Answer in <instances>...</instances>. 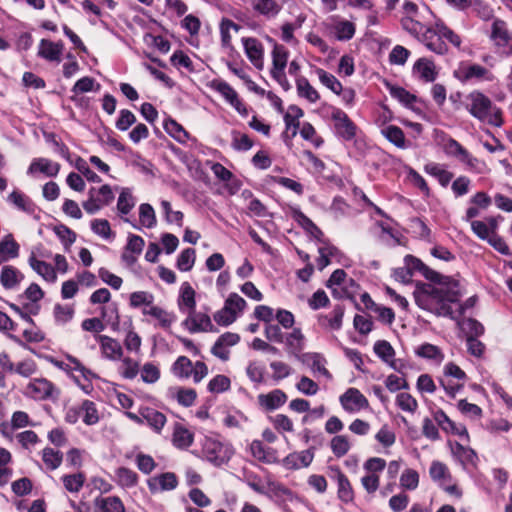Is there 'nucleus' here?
Wrapping results in <instances>:
<instances>
[{
    "label": "nucleus",
    "instance_id": "f257e3e1",
    "mask_svg": "<svg viewBox=\"0 0 512 512\" xmlns=\"http://www.w3.org/2000/svg\"><path fill=\"white\" fill-rule=\"evenodd\" d=\"M421 273L438 286L427 285L422 294L416 297V303L422 309L437 316L454 318L449 303H455L462 297L460 283L450 277L442 276L425 265Z\"/></svg>",
    "mask_w": 512,
    "mask_h": 512
},
{
    "label": "nucleus",
    "instance_id": "f03ea898",
    "mask_svg": "<svg viewBox=\"0 0 512 512\" xmlns=\"http://www.w3.org/2000/svg\"><path fill=\"white\" fill-rule=\"evenodd\" d=\"M466 99V107L473 117L495 127L502 125L501 110L493 105L492 101L483 93L478 91L471 92Z\"/></svg>",
    "mask_w": 512,
    "mask_h": 512
},
{
    "label": "nucleus",
    "instance_id": "7ed1b4c3",
    "mask_svg": "<svg viewBox=\"0 0 512 512\" xmlns=\"http://www.w3.org/2000/svg\"><path fill=\"white\" fill-rule=\"evenodd\" d=\"M172 374L179 379L192 376L194 383H200L208 375V367L202 361L193 363L186 356H179L171 366Z\"/></svg>",
    "mask_w": 512,
    "mask_h": 512
},
{
    "label": "nucleus",
    "instance_id": "20e7f679",
    "mask_svg": "<svg viewBox=\"0 0 512 512\" xmlns=\"http://www.w3.org/2000/svg\"><path fill=\"white\" fill-rule=\"evenodd\" d=\"M202 453L207 461L215 466H220L229 461L233 451L228 445L214 438L206 437L202 444Z\"/></svg>",
    "mask_w": 512,
    "mask_h": 512
},
{
    "label": "nucleus",
    "instance_id": "39448f33",
    "mask_svg": "<svg viewBox=\"0 0 512 512\" xmlns=\"http://www.w3.org/2000/svg\"><path fill=\"white\" fill-rule=\"evenodd\" d=\"M186 315L187 316L182 322V325L190 333L208 332L214 330V326L208 314L197 312L196 309H194L193 312H189Z\"/></svg>",
    "mask_w": 512,
    "mask_h": 512
},
{
    "label": "nucleus",
    "instance_id": "423d86ee",
    "mask_svg": "<svg viewBox=\"0 0 512 512\" xmlns=\"http://www.w3.org/2000/svg\"><path fill=\"white\" fill-rule=\"evenodd\" d=\"M339 401L342 408L349 413L358 412L369 406L367 398L356 388L347 389Z\"/></svg>",
    "mask_w": 512,
    "mask_h": 512
},
{
    "label": "nucleus",
    "instance_id": "0eeeda50",
    "mask_svg": "<svg viewBox=\"0 0 512 512\" xmlns=\"http://www.w3.org/2000/svg\"><path fill=\"white\" fill-rule=\"evenodd\" d=\"M443 149L449 156L457 158L460 162L466 164L470 168H476L479 164L477 158L473 157L458 141L448 138Z\"/></svg>",
    "mask_w": 512,
    "mask_h": 512
},
{
    "label": "nucleus",
    "instance_id": "6e6552de",
    "mask_svg": "<svg viewBox=\"0 0 512 512\" xmlns=\"http://www.w3.org/2000/svg\"><path fill=\"white\" fill-rule=\"evenodd\" d=\"M331 117L334 121L336 132L340 137L344 140H352L355 137L356 126L344 111L334 109Z\"/></svg>",
    "mask_w": 512,
    "mask_h": 512
},
{
    "label": "nucleus",
    "instance_id": "1a4fd4ad",
    "mask_svg": "<svg viewBox=\"0 0 512 512\" xmlns=\"http://www.w3.org/2000/svg\"><path fill=\"white\" fill-rule=\"evenodd\" d=\"M285 350L290 357L296 360L303 354L305 347V336L300 328H294L284 335Z\"/></svg>",
    "mask_w": 512,
    "mask_h": 512
},
{
    "label": "nucleus",
    "instance_id": "9d476101",
    "mask_svg": "<svg viewBox=\"0 0 512 512\" xmlns=\"http://www.w3.org/2000/svg\"><path fill=\"white\" fill-rule=\"evenodd\" d=\"M297 360L309 367L314 374L318 373L327 380L332 379L331 373L325 367L326 359L320 353L306 352L299 356Z\"/></svg>",
    "mask_w": 512,
    "mask_h": 512
},
{
    "label": "nucleus",
    "instance_id": "9b49d317",
    "mask_svg": "<svg viewBox=\"0 0 512 512\" xmlns=\"http://www.w3.org/2000/svg\"><path fill=\"white\" fill-rule=\"evenodd\" d=\"M334 473L332 479L337 483V497L345 503H352L354 501V491L348 477L338 468H331Z\"/></svg>",
    "mask_w": 512,
    "mask_h": 512
},
{
    "label": "nucleus",
    "instance_id": "f8f14e48",
    "mask_svg": "<svg viewBox=\"0 0 512 512\" xmlns=\"http://www.w3.org/2000/svg\"><path fill=\"white\" fill-rule=\"evenodd\" d=\"M245 54L250 62L257 68H263L264 48L262 43L254 37L242 38Z\"/></svg>",
    "mask_w": 512,
    "mask_h": 512
},
{
    "label": "nucleus",
    "instance_id": "ddd939ff",
    "mask_svg": "<svg viewBox=\"0 0 512 512\" xmlns=\"http://www.w3.org/2000/svg\"><path fill=\"white\" fill-rule=\"evenodd\" d=\"M491 39L498 47L508 48V50H504L505 53L512 54V36L508 32L504 21L497 19L493 22Z\"/></svg>",
    "mask_w": 512,
    "mask_h": 512
},
{
    "label": "nucleus",
    "instance_id": "4468645a",
    "mask_svg": "<svg viewBox=\"0 0 512 512\" xmlns=\"http://www.w3.org/2000/svg\"><path fill=\"white\" fill-rule=\"evenodd\" d=\"M96 341L100 344L102 355L112 361L120 360L123 356V349L121 344L107 336V335H96Z\"/></svg>",
    "mask_w": 512,
    "mask_h": 512
},
{
    "label": "nucleus",
    "instance_id": "2eb2a0df",
    "mask_svg": "<svg viewBox=\"0 0 512 512\" xmlns=\"http://www.w3.org/2000/svg\"><path fill=\"white\" fill-rule=\"evenodd\" d=\"M420 40L430 51L438 55L448 53L446 42L436 33V25H434V28H427L420 37Z\"/></svg>",
    "mask_w": 512,
    "mask_h": 512
},
{
    "label": "nucleus",
    "instance_id": "dca6fc26",
    "mask_svg": "<svg viewBox=\"0 0 512 512\" xmlns=\"http://www.w3.org/2000/svg\"><path fill=\"white\" fill-rule=\"evenodd\" d=\"M142 314L151 316L157 320L156 326L164 330H169L172 324L176 321V316L174 313L168 312L167 310L155 305L144 307L142 309Z\"/></svg>",
    "mask_w": 512,
    "mask_h": 512
},
{
    "label": "nucleus",
    "instance_id": "f3484780",
    "mask_svg": "<svg viewBox=\"0 0 512 512\" xmlns=\"http://www.w3.org/2000/svg\"><path fill=\"white\" fill-rule=\"evenodd\" d=\"M196 292L188 282L181 284L177 306L181 313L187 314L196 309Z\"/></svg>",
    "mask_w": 512,
    "mask_h": 512
},
{
    "label": "nucleus",
    "instance_id": "a211bd4d",
    "mask_svg": "<svg viewBox=\"0 0 512 512\" xmlns=\"http://www.w3.org/2000/svg\"><path fill=\"white\" fill-rule=\"evenodd\" d=\"M215 89L225 98V100L233 108H235V110L239 114H241L243 116H246L248 114V110H247L246 106L239 99L237 92L228 83H226L224 81L217 82L215 84Z\"/></svg>",
    "mask_w": 512,
    "mask_h": 512
},
{
    "label": "nucleus",
    "instance_id": "6ab92c4d",
    "mask_svg": "<svg viewBox=\"0 0 512 512\" xmlns=\"http://www.w3.org/2000/svg\"><path fill=\"white\" fill-rule=\"evenodd\" d=\"M177 485V477L171 472L156 475L148 480V487L151 492L173 490Z\"/></svg>",
    "mask_w": 512,
    "mask_h": 512
},
{
    "label": "nucleus",
    "instance_id": "aec40b11",
    "mask_svg": "<svg viewBox=\"0 0 512 512\" xmlns=\"http://www.w3.org/2000/svg\"><path fill=\"white\" fill-rule=\"evenodd\" d=\"M53 385L46 379H34L26 387V394L37 400L50 398L53 395Z\"/></svg>",
    "mask_w": 512,
    "mask_h": 512
},
{
    "label": "nucleus",
    "instance_id": "412c9836",
    "mask_svg": "<svg viewBox=\"0 0 512 512\" xmlns=\"http://www.w3.org/2000/svg\"><path fill=\"white\" fill-rule=\"evenodd\" d=\"M258 403L267 411L280 408L287 401V395L280 389L272 390L267 394H260L257 397Z\"/></svg>",
    "mask_w": 512,
    "mask_h": 512
},
{
    "label": "nucleus",
    "instance_id": "4be33fe9",
    "mask_svg": "<svg viewBox=\"0 0 512 512\" xmlns=\"http://www.w3.org/2000/svg\"><path fill=\"white\" fill-rule=\"evenodd\" d=\"M66 360L70 362V364L66 363V368L69 367L71 370H78L81 373V377L83 378V381L80 379V377L71 374L70 378L78 385L80 386L86 393L89 392L91 388V384L89 382V376L91 375V372L86 369L81 363L73 358L72 356H69L66 354Z\"/></svg>",
    "mask_w": 512,
    "mask_h": 512
},
{
    "label": "nucleus",
    "instance_id": "5701e85b",
    "mask_svg": "<svg viewBox=\"0 0 512 512\" xmlns=\"http://www.w3.org/2000/svg\"><path fill=\"white\" fill-rule=\"evenodd\" d=\"M93 86V78L86 76L79 79L71 89L70 99L79 106L86 107L88 105V101L86 98L80 96V94L91 91L93 89Z\"/></svg>",
    "mask_w": 512,
    "mask_h": 512
},
{
    "label": "nucleus",
    "instance_id": "b1692460",
    "mask_svg": "<svg viewBox=\"0 0 512 512\" xmlns=\"http://www.w3.org/2000/svg\"><path fill=\"white\" fill-rule=\"evenodd\" d=\"M413 73L425 82H432L437 76L434 63L427 58H420L415 62Z\"/></svg>",
    "mask_w": 512,
    "mask_h": 512
},
{
    "label": "nucleus",
    "instance_id": "393cba45",
    "mask_svg": "<svg viewBox=\"0 0 512 512\" xmlns=\"http://www.w3.org/2000/svg\"><path fill=\"white\" fill-rule=\"evenodd\" d=\"M250 451L254 458L263 463L273 464L278 462L276 452L272 448L265 447L259 440H254L250 444Z\"/></svg>",
    "mask_w": 512,
    "mask_h": 512
},
{
    "label": "nucleus",
    "instance_id": "a878e982",
    "mask_svg": "<svg viewBox=\"0 0 512 512\" xmlns=\"http://www.w3.org/2000/svg\"><path fill=\"white\" fill-rule=\"evenodd\" d=\"M314 455L309 450H304L299 453H292L286 456L283 460L284 465L289 469H299L307 467L313 461Z\"/></svg>",
    "mask_w": 512,
    "mask_h": 512
},
{
    "label": "nucleus",
    "instance_id": "bb28decb",
    "mask_svg": "<svg viewBox=\"0 0 512 512\" xmlns=\"http://www.w3.org/2000/svg\"><path fill=\"white\" fill-rule=\"evenodd\" d=\"M451 452L463 467L476 464L477 455L475 451L469 447H465L462 444L455 442L451 444Z\"/></svg>",
    "mask_w": 512,
    "mask_h": 512
},
{
    "label": "nucleus",
    "instance_id": "cd10ccee",
    "mask_svg": "<svg viewBox=\"0 0 512 512\" xmlns=\"http://www.w3.org/2000/svg\"><path fill=\"white\" fill-rule=\"evenodd\" d=\"M141 414L145 419L144 423H147L156 432H160L166 423V416L154 408L142 407Z\"/></svg>",
    "mask_w": 512,
    "mask_h": 512
},
{
    "label": "nucleus",
    "instance_id": "c85d7f7f",
    "mask_svg": "<svg viewBox=\"0 0 512 512\" xmlns=\"http://www.w3.org/2000/svg\"><path fill=\"white\" fill-rule=\"evenodd\" d=\"M19 255V245L11 234L3 237L0 241V264Z\"/></svg>",
    "mask_w": 512,
    "mask_h": 512
},
{
    "label": "nucleus",
    "instance_id": "c756f323",
    "mask_svg": "<svg viewBox=\"0 0 512 512\" xmlns=\"http://www.w3.org/2000/svg\"><path fill=\"white\" fill-rule=\"evenodd\" d=\"M60 165L45 158L35 159L29 166L28 173H43L46 176H54L58 173Z\"/></svg>",
    "mask_w": 512,
    "mask_h": 512
},
{
    "label": "nucleus",
    "instance_id": "7c9ffc66",
    "mask_svg": "<svg viewBox=\"0 0 512 512\" xmlns=\"http://www.w3.org/2000/svg\"><path fill=\"white\" fill-rule=\"evenodd\" d=\"M96 512H125V507L120 498L108 496L98 498L95 501Z\"/></svg>",
    "mask_w": 512,
    "mask_h": 512
},
{
    "label": "nucleus",
    "instance_id": "2f4dec72",
    "mask_svg": "<svg viewBox=\"0 0 512 512\" xmlns=\"http://www.w3.org/2000/svg\"><path fill=\"white\" fill-rule=\"evenodd\" d=\"M62 44L54 43L46 39H42L39 45L38 54L49 61H61Z\"/></svg>",
    "mask_w": 512,
    "mask_h": 512
},
{
    "label": "nucleus",
    "instance_id": "473e14b6",
    "mask_svg": "<svg viewBox=\"0 0 512 512\" xmlns=\"http://www.w3.org/2000/svg\"><path fill=\"white\" fill-rule=\"evenodd\" d=\"M22 279L23 275L17 268L10 265L2 268L0 282L5 289H14Z\"/></svg>",
    "mask_w": 512,
    "mask_h": 512
},
{
    "label": "nucleus",
    "instance_id": "72a5a7b5",
    "mask_svg": "<svg viewBox=\"0 0 512 512\" xmlns=\"http://www.w3.org/2000/svg\"><path fill=\"white\" fill-rule=\"evenodd\" d=\"M170 395L174 398L180 405L184 407H190L194 404L197 393L192 388L185 387H174L170 389Z\"/></svg>",
    "mask_w": 512,
    "mask_h": 512
},
{
    "label": "nucleus",
    "instance_id": "f704fd0d",
    "mask_svg": "<svg viewBox=\"0 0 512 512\" xmlns=\"http://www.w3.org/2000/svg\"><path fill=\"white\" fill-rule=\"evenodd\" d=\"M296 88L298 95L305 98L310 103H316L320 98L317 90L309 83L308 79L303 76L296 78Z\"/></svg>",
    "mask_w": 512,
    "mask_h": 512
},
{
    "label": "nucleus",
    "instance_id": "c9c22d12",
    "mask_svg": "<svg viewBox=\"0 0 512 512\" xmlns=\"http://www.w3.org/2000/svg\"><path fill=\"white\" fill-rule=\"evenodd\" d=\"M163 126L166 133L181 144L186 143L191 138L190 134L183 128V126L174 119L165 120Z\"/></svg>",
    "mask_w": 512,
    "mask_h": 512
},
{
    "label": "nucleus",
    "instance_id": "e433bc0d",
    "mask_svg": "<svg viewBox=\"0 0 512 512\" xmlns=\"http://www.w3.org/2000/svg\"><path fill=\"white\" fill-rule=\"evenodd\" d=\"M333 30L335 37L339 41H348L353 38L356 27L355 24L349 20L339 19L335 21Z\"/></svg>",
    "mask_w": 512,
    "mask_h": 512
},
{
    "label": "nucleus",
    "instance_id": "4c0bfd02",
    "mask_svg": "<svg viewBox=\"0 0 512 512\" xmlns=\"http://www.w3.org/2000/svg\"><path fill=\"white\" fill-rule=\"evenodd\" d=\"M31 268L41 275L46 281L53 282L56 279L55 269L48 263L38 260L35 255L29 258Z\"/></svg>",
    "mask_w": 512,
    "mask_h": 512
},
{
    "label": "nucleus",
    "instance_id": "58836bf2",
    "mask_svg": "<svg viewBox=\"0 0 512 512\" xmlns=\"http://www.w3.org/2000/svg\"><path fill=\"white\" fill-rule=\"evenodd\" d=\"M382 135L396 147L406 148L405 135L401 128L395 125H389L381 130Z\"/></svg>",
    "mask_w": 512,
    "mask_h": 512
},
{
    "label": "nucleus",
    "instance_id": "ea45409f",
    "mask_svg": "<svg viewBox=\"0 0 512 512\" xmlns=\"http://www.w3.org/2000/svg\"><path fill=\"white\" fill-rule=\"evenodd\" d=\"M463 80L468 81L471 79H479V80H492V74L485 67L480 66L478 64H472L464 67L462 69Z\"/></svg>",
    "mask_w": 512,
    "mask_h": 512
},
{
    "label": "nucleus",
    "instance_id": "a19ab883",
    "mask_svg": "<svg viewBox=\"0 0 512 512\" xmlns=\"http://www.w3.org/2000/svg\"><path fill=\"white\" fill-rule=\"evenodd\" d=\"M253 8L268 18L275 17L281 10V6L275 0H254Z\"/></svg>",
    "mask_w": 512,
    "mask_h": 512
},
{
    "label": "nucleus",
    "instance_id": "79ce46f5",
    "mask_svg": "<svg viewBox=\"0 0 512 512\" xmlns=\"http://www.w3.org/2000/svg\"><path fill=\"white\" fill-rule=\"evenodd\" d=\"M429 474L432 480L437 482L439 486L442 485V483L451 482V474L448 467L440 461L432 462Z\"/></svg>",
    "mask_w": 512,
    "mask_h": 512
},
{
    "label": "nucleus",
    "instance_id": "37998d69",
    "mask_svg": "<svg viewBox=\"0 0 512 512\" xmlns=\"http://www.w3.org/2000/svg\"><path fill=\"white\" fill-rule=\"evenodd\" d=\"M174 446L180 449L188 448L193 442V434L185 427L176 425L172 438Z\"/></svg>",
    "mask_w": 512,
    "mask_h": 512
},
{
    "label": "nucleus",
    "instance_id": "c03bdc74",
    "mask_svg": "<svg viewBox=\"0 0 512 512\" xmlns=\"http://www.w3.org/2000/svg\"><path fill=\"white\" fill-rule=\"evenodd\" d=\"M293 217L295 221L312 237L320 239L323 235L322 231L303 212L297 210L294 212Z\"/></svg>",
    "mask_w": 512,
    "mask_h": 512
},
{
    "label": "nucleus",
    "instance_id": "a18cd8bd",
    "mask_svg": "<svg viewBox=\"0 0 512 512\" xmlns=\"http://www.w3.org/2000/svg\"><path fill=\"white\" fill-rule=\"evenodd\" d=\"M315 72L322 85L327 87L333 93L340 95V92L342 91V84L333 74L328 73L321 68H317Z\"/></svg>",
    "mask_w": 512,
    "mask_h": 512
},
{
    "label": "nucleus",
    "instance_id": "49530a36",
    "mask_svg": "<svg viewBox=\"0 0 512 512\" xmlns=\"http://www.w3.org/2000/svg\"><path fill=\"white\" fill-rule=\"evenodd\" d=\"M139 223L140 226L148 229L156 226V214L154 208L150 204L143 203L139 206Z\"/></svg>",
    "mask_w": 512,
    "mask_h": 512
},
{
    "label": "nucleus",
    "instance_id": "de8ad7c7",
    "mask_svg": "<svg viewBox=\"0 0 512 512\" xmlns=\"http://www.w3.org/2000/svg\"><path fill=\"white\" fill-rule=\"evenodd\" d=\"M435 25L436 33H438L444 41L446 40L454 47L460 48L462 41L458 34L451 30L442 20H437Z\"/></svg>",
    "mask_w": 512,
    "mask_h": 512
},
{
    "label": "nucleus",
    "instance_id": "09e8293b",
    "mask_svg": "<svg viewBox=\"0 0 512 512\" xmlns=\"http://www.w3.org/2000/svg\"><path fill=\"white\" fill-rule=\"evenodd\" d=\"M240 26L228 18H223L220 23L221 42L224 47H230L232 35L231 32L237 33Z\"/></svg>",
    "mask_w": 512,
    "mask_h": 512
},
{
    "label": "nucleus",
    "instance_id": "8fccbe9b",
    "mask_svg": "<svg viewBox=\"0 0 512 512\" xmlns=\"http://www.w3.org/2000/svg\"><path fill=\"white\" fill-rule=\"evenodd\" d=\"M330 448L337 458H341L348 453L351 444L347 436L337 435L331 439Z\"/></svg>",
    "mask_w": 512,
    "mask_h": 512
},
{
    "label": "nucleus",
    "instance_id": "3c124183",
    "mask_svg": "<svg viewBox=\"0 0 512 512\" xmlns=\"http://www.w3.org/2000/svg\"><path fill=\"white\" fill-rule=\"evenodd\" d=\"M80 411L86 425H94L99 421L98 411L93 402L85 400L80 406Z\"/></svg>",
    "mask_w": 512,
    "mask_h": 512
},
{
    "label": "nucleus",
    "instance_id": "603ef678",
    "mask_svg": "<svg viewBox=\"0 0 512 512\" xmlns=\"http://www.w3.org/2000/svg\"><path fill=\"white\" fill-rule=\"evenodd\" d=\"M425 171L438 179L442 186H447L453 175L451 172L443 169L439 164L430 163L425 166Z\"/></svg>",
    "mask_w": 512,
    "mask_h": 512
},
{
    "label": "nucleus",
    "instance_id": "864d4df0",
    "mask_svg": "<svg viewBox=\"0 0 512 512\" xmlns=\"http://www.w3.org/2000/svg\"><path fill=\"white\" fill-rule=\"evenodd\" d=\"M120 375L125 379H134L139 373V364L130 357L121 358Z\"/></svg>",
    "mask_w": 512,
    "mask_h": 512
},
{
    "label": "nucleus",
    "instance_id": "5fc2aeb1",
    "mask_svg": "<svg viewBox=\"0 0 512 512\" xmlns=\"http://www.w3.org/2000/svg\"><path fill=\"white\" fill-rule=\"evenodd\" d=\"M89 192L102 207L109 205L114 199L112 188L107 184L102 185L100 188H91Z\"/></svg>",
    "mask_w": 512,
    "mask_h": 512
},
{
    "label": "nucleus",
    "instance_id": "6e6d98bb",
    "mask_svg": "<svg viewBox=\"0 0 512 512\" xmlns=\"http://www.w3.org/2000/svg\"><path fill=\"white\" fill-rule=\"evenodd\" d=\"M374 353L386 364L395 356V350L392 345L385 340H379L374 344Z\"/></svg>",
    "mask_w": 512,
    "mask_h": 512
},
{
    "label": "nucleus",
    "instance_id": "4d7b16f0",
    "mask_svg": "<svg viewBox=\"0 0 512 512\" xmlns=\"http://www.w3.org/2000/svg\"><path fill=\"white\" fill-rule=\"evenodd\" d=\"M8 200L13 203L18 209L27 212L32 213L34 211V204L33 202L24 194L13 191L9 196Z\"/></svg>",
    "mask_w": 512,
    "mask_h": 512
},
{
    "label": "nucleus",
    "instance_id": "13d9d810",
    "mask_svg": "<svg viewBox=\"0 0 512 512\" xmlns=\"http://www.w3.org/2000/svg\"><path fill=\"white\" fill-rule=\"evenodd\" d=\"M139 372L142 381L147 384L156 383L160 378V369L152 362L145 363Z\"/></svg>",
    "mask_w": 512,
    "mask_h": 512
},
{
    "label": "nucleus",
    "instance_id": "bf43d9fd",
    "mask_svg": "<svg viewBox=\"0 0 512 512\" xmlns=\"http://www.w3.org/2000/svg\"><path fill=\"white\" fill-rule=\"evenodd\" d=\"M416 354L423 358L435 360L438 363L442 362L444 358L441 350L437 346L429 343L419 346L416 350Z\"/></svg>",
    "mask_w": 512,
    "mask_h": 512
},
{
    "label": "nucleus",
    "instance_id": "052dcab7",
    "mask_svg": "<svg viewBox=\"0 0 512 512\" xmlns=\"http://www.w3.org/2000/svg\"><path fill=\"white\" fill-rule=\"evenodd\" d=\"M195 263V250L187 248L178 256L176 266L180 271H190Z\"/></svg>",
    "mask_w": 512,
    "mask_h": 512
},
{
    "label": "nucleus",
    "instance_id": "680f3d73",
    "mask_svg": "<svg viewBox=\"0 0 512 512\" xmlns=\"http://www.w3.org/2000/svg\"><path fill=\"white\" fill-rule=\"evenodd\" d=\"M135 206V200L132 196V193L129 189H122L118 201H117V209L121 214H128L132 208Z\"/></svg>",
    "mask_w": 512,
    "mask_h": 512
},
{
    "label": "nucleus",
    "instance_id": "e2e57ef3",
    "mask_svg": "<svg viewBox=\"0 0 512 512\" xmlns=\"http://www.w3.org/2000/svg\"><path fill=\"white\" fill-rule=\"evenodd\" d=\"M397 406L406 412L414 413L418 408L417 400L409 393L402 392L396 396Z\"/></svg>",
    "mask_w": 512,
    "mask_h": 512
},
{
    "label": "nucleus",
    "instance_id": "0e129e2a",
    "mask_svg": "<svg viewBox=\"0 0 512 512\" xmlns=\"http://www.w3.org/2000/svg\"><path fill=\"white\" fill-rule=\"evenodd\" d=\"M270 369L272 370V378L275 381L283 380L292 374V368L283 361H272L270 363Z\"/></svg>",
    "mask_w": 512,
    "mask_h": 512
},
{
    "label": "nucleus",
    "instance_id": "69168bd1",
    "mask_svg": "<svg viewBox=\"0 0 512 512\" xmlns=\"http://www.w3.org/2000/svg\"><path fill=\"white\" fill-rule=\"evenodd\" d=\"M231 146L237 151H247L253 147V141L247 134L233 131Z\"/></svg>",
    "mask_w": 512,
    "mask_h": 512
},
{
    "label": "nucleus",
    "instance_id": "338daca9",
    "mask_svg": "<svg viewBox=\"0 0 512 512\" xmlns=\"http://www.w3.org/2000/svg\"><path fill=\"white\" fill-rule=\"evenodd\" d=\"M419 484V474L416 470L406 469L400 477V485L407 490H415Z\"/></svg>",
    "mask_w": 512,
    "mask_h": 512
},
{
    "label": "nucleus",
    "instance_id": "774afa93",
    "mask_svg": "<svg viewBox=\"0 0 512 512\" xmlns=\"http://www.w3.org/2000/svg\"><path fill=\"white\" fill-rule=\"evenodd\" d=\"M43 462L50 470L58 468L62 463V454L52 448H45L42 455Z\"/></svg>",
    "mask_w": 512,
    "mask_h": 512
}]
</instances>
